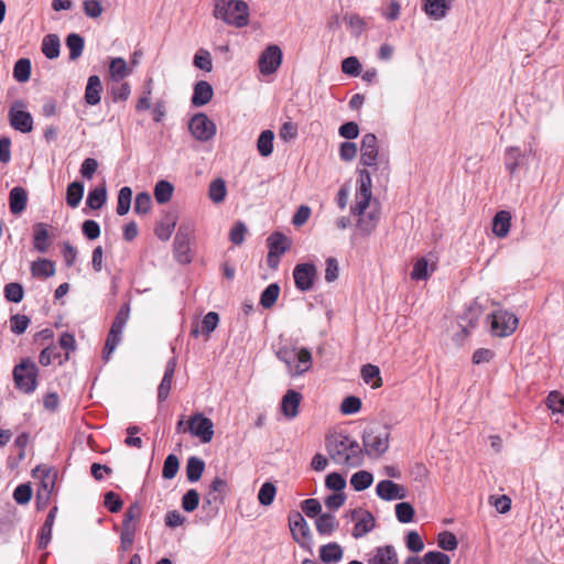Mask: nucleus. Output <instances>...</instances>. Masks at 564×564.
<instances>
[{"instance_id":"52","label":"nucleus","mask_w":564,"mask_h":564,"mask_svg":"<svg viewBox=\"0 0 564 564\" xmlns=\"http://www.w3.org/2000/svg\"><path fill=\"white\" fill-rule=\"evenodd\" d=\"M276 487L271 481H265L259 489L258 500L261 506L268 507L274 501Z\"/></svg>"},{"instance_id":"54","label":"nucleus","mask_w":564,"mask_h":564,"mask_svg":"<svg viewBox=\"0 0 564 564\" xmlns=\"http://www.w3.org/2000/svg\"><path fill=\"white\" fill-rule=\"evenodd\" d=\"M121 333L110 328L102 349V358L106 361L109 360L110 355L115 351V349L121 341Z\"/></svg>"},{"instance_id":"37","label":"nucleus","mask_w":564,"mask_h":564,"mask_svg":"<svg viewBox=\"0 0 564 564\" xmlns=\"http://www.w3.org/2000/svg\"><path fill=\"white\" fill-rule=\"evenodd\" d=\"M31 273L36 278H50L55 274V263L45 258H40L31 265Z\"/></svg>"},{"instance_id":"24","label":"nucleus","mask_w":564,"mask_h":564,"mask_svg":"<svg viewBox=\"0 0 564 564\" xmlns=\"http://www.w3.org/2000/svg\"><path fill=\"white\" fill-rule=\"evenodd\" d=\"M56 513H57V507L55 506L50 510L43 525L40 529V532L37 535V541H36L37 547L40 550H45L52 540V530H53V524H54V521L56 518Z\"/></svg>"},{"instance_id":"1","label":"nucleus","mask_w":564,"mask_h":564,"mask_svg":"<svg viewBox=\"0 0 564 564\" xmlns=\"http://www.w3.org/2000/svg\"><path fill=\"white\" fill-rule=\"evenodd\" d=\"M329 457L338 465L358 467L364 463V451L359 443L344 433H334L326 437Z\"/></svg>"},{"instance_id":"59","label":"nucleus","mask_w":564,"mask_h":564,"mask_svg":"<svg viewBox=\"0 0 564 564\" xmlns=\"http://www.w3.org/2000/svg\"><path fill=\"white\" fill-rule=\"evenodd\" d=\"M346 478L336 471L328 474L325 478V486L334 492H341L346 487Z\"/></svg>"},{"instance_id":"2","label":"nucleus","mask_w":564,"mask_h":564,"mask_svg":"<svg viewBox=\"0 0 564 564\" xmlns=\"http://www.w3.org/2000/svg\"><path fill=\"white\" fill-rule=\"evenodd\" d=\"M228 494L229 485L227 480L218 476L215 477L203 496L199 521L209 524L212 520L216 519Z\"/></svg>"},{"instance_id":"18","label":"nucleus","mask_w":564,"mask_h":564,"mask_svg":"<svg viewBox=\"0 0 564 564\" xmlns=\"http://www.w3.org/2000/svg\"><path fill=\"white\" fill-rule=\"evenodd\" d=\"M376 492L378 497L384 501L401 500L406 497L405 487L390 479L379 481L376 487Z\"/></svg>"},{"instance_id":"61","label":"nucleus","mask_w":564,"mask_h":564,"mask_svg":"<svg viewBox=\"0 0 564 564\" xmlns=\"http://www.w3.org/2000/svg\"><path fill=\"white\" fill-rule=\"evenodd\" d=\"M129 314H130V305L128 303H126L117 312L110 328L122 334L123 328L129 319Z\"/></svg>"},{"instance_id":"22","label":"nucleus","mask_w":564,"mask_h":564,"mask_svg":"<svg viewBox=\"0 0 564 564\" xmlns=\"http://www.w3.org/2000/svg\"><path fill=\"white\" fill-rule=\"evenodd\" d=\"M213 96V86L206 80H199L194 85L191 104L193 107H203L212 100Z\"/></svg>"},{"instance_id":"42","label":"nucleus","mask_w":564,"mask_h":564,"mask_svg":"<svg viewBox=\"0 0 564 564\" xmlns=\"http://www.w3.org/2000/svg\"><path fill=\"white\" fill-rule=\"evenodd\" d=\"M274 133L271 130H263L257 140V149L261 156H270L273 152Z\"/></svg>"},{"instance_id":"30","label":"nucleus","mask_w":564,"mask_h":564,"mask_svg":"<svg viewBox=\"0 0 564 564\" xmlns=\"http://www.w3.org/2000/svg\"><path fill=\"white\" fill-rule=\"evenodd\" d=\"M176 226V217L173 214H167L159 221L154 228L155 236L162 240L167 241Z\"/></svg>"},{"instance_id":"3","label":"nucleus","mask_w":564,"mask_h":564,"mask_svg":"<svg viewBox=\"0 0 564 564\" xmlns=\"http://www.w3.org/2000/svg\"><path fill=\"white\" fill-rule=\"evenodd\" d=\"M214 17L229 25L243 28L249 23V7L242 0H214Z\"/></svg>"},{"instance_id":"13","label":"nucleus","mask_w":564,"mask_h":564,"mask_svg":"<svg viewBox=\"0 0 564 564\" xmlns=\"http://www.w3.org/2000/svg\"><path fill=\"white\" fill-rule=\"evenodd\" d=\"M23 100H15L9 110L10 126L22 133H29L33 129V118L29 111L23 110Z\"/></svg>"},{"instance_id":"64","label":"nucleus","mask_w":564,"mask_h":564,"mask_svg":"<svg viewBox=\"0 0 564 564\" xmlns=\"http://www.w3.org/2000/svg\"><path fill=\"white\" fill-rule=\"evenodd\" d=\"M546 405L553 413H563L564 397L558 391H551L546 398Z\"/></svg>"},{"instance_id":"12","label":"nucleus","mask_w":564,"mask_h":564,"mask_svg":"<svg viewBox=\"0 0 564 564\" xmlns=\"http://www.w3.org/2000/svg\"><path fill=\"white\" fill-rule=\"evenodd\" d=\"M191 435L198 437L203 444L209 443L214 436L213 421L203 413L193 414L187 421Z\"/></svg>"},{"instance_id":"38","label":"nucleus","mask_w":564,"mask_h":564,"mask_svg":"<svg viewBox=\"0 0 564 564\" xmlns=\"http://www.w3.org/2000/svg\"><path fill=\"white\" fill-rule=\"evenodd\" d=\"M84 183L82 181H74L68 184L66 189V204L70 208H76L84 196Z\"/></svg>"},{"instance_id":"5","label":"nucleus","mask_w":564,"mask_h":564,"mask_svg":"<svg viewBox=\"0 0 564 564\" xmlns=\"http://www.w3.org/2000/svg\"><path fill=\"white\" fill-rule=\"evenodd\" d=\"M32 477L41 479L35 495V507L37 511H42L50 505L57 479V473L54 468L37 465L32 469Z\"/></svg>"},{"instance_id":"55","label":"nucleus","mask_w":564,"mask_h":564,"mask_svg":"<svg viewBox=\"0 0 564 564\" xmlns=\"http://www.w3.org/2000/svg\"><path fill=\"white\" fill-rule=\"evenodd\" d=\"M33 495L30 482L20 484L13 490V499L18 505H26L31 501Z\"/></svg>"},{"instance_id":"6","label":"nucleus","mask_w":564,"mask_h":564,"mask_svg":"<svg viewBox=\"0 0 564 564\" xmlns=\"http://www.w3.org/2000/svg\"><path fill=\"white\" fill-rule=\"evenodd\" d=\"M14 386L25 394L33 393L37 388L39 368L29 357L22 358L12 371Z\"/></svg>"},{"instance_id":"32","label":"nucleus","mask_w":564,"mask_h":564,"mask_svg":"<svg viewBox=\"0 0 564 564\" xmlns=\"http://www.w3.org/2000/svg\"><path fill=\"white\" fill-rule=\"evenodd\" d=\"M205 470V462L197 457V456H191L187 458L186 462V478L189 482H196L200 479L203 473Z\"/></svg>"},{"instance_id":"45","label":"nucleus","mask_w":564,"mask_h":564,"mask_svg":"<svg viewBox=\"0 0 564 564\" xmlns=\"http://www.w3.org/2000/svg\"><path fill=\"white\" fill-rule=\"evenodd\" d=\"M132 200V189L129 186H123L118 193V200L116 212L119 216H124L129 213Z\"/></svg>"},{"instance_id":"27","label":"nucleus","mask_w":564,"mask_h":564,"mask_svg":"<svg viewBox=\"0 0 564 564\" xmlns=\"http://www.w3.org/2000/svg\"><path fill=\"white\" fill-rule=\"evenodd\" d=\"M28 204V193L21 186L13 187L9 193V208L13 215H20Z\"/></svg>"},{"instance_id":"47","label":"nucleus","mask_w":564,"mask_h":564,"mask_svg":"<svg viewBox=\"0 0 564 564\" xmlns=\"http://www.w3.org/2000/svg\"><path fill=\"white\" fill-rule=\"evenodd\" d=\"M279 294H280V286L278 283H271L269 284L262 292H261V295H260V305L263 307V308H271L278 297H279Z\"/></svg>"},{"instance_id":"8","label":"nucleus","mask_w":564,"mask_h":564,"mask_svg":"<svg viewBox=\"0 0 564 564\" xmlns=\"http://www.w3.org/2000/svg\"><path fill=\"white\" fill-rule=\"evenodd\" d=\"M193 227L182 224L174 237L173 256L180 264H189L193 261L191 243L193 240Z\"/></svg>"},{"instance_id":"58","label":"nucleus","mask_w":564,"mask_h":564,"mask_svg":"<svg viewBox=\"0 0 564 564\" xmlns=\"http://www.w3.org/2000/svg\"><path fill=\"white\" fill-rule=\"evenodd\" d=\"M404 543L406 549L412 553H420L424 549V542L417 531H409L405 534Z\"/></svg>"},{"instance_id":"28","label":"nucleus","mask_w":564,"mask_h":564,"mask_svg":"<svg viewBox=\"0 0 564 564\" xmlns=\"http://www.w3.org/2000/svg\"><path fill=\"white\" fill-rule=\"evenodd\" d=\"M511 214L508 210H499L492 218V232L498 238H505L511 227Z\"/></svg>"},{"instance_id":"21","label":"nucleus","mask_w":564,"mask_h":564,"mask_svg":"<svg viewBox=\"0 0 564 564\" xmlns=\"http://www.w3.org/2000/svg\"><path fill=\"white\" fill-rule=\"evenodd\" d=\"M368 564H399L395 547L391 544L377 546L368 560Z\"/></svg>"},{"instance_id":"14","label":"nucleus","mask_w":564,"mask_h":564,"mask_svg":"<svg viewBox=\"0 0 564 564\" xmlns=\"http://www.w3.org/2000/svg\"><path fill=\"white\" fill-rule=\"evenodd\" d=\"M317 275L316 265L312 262L297 263L293 269L295 288L301 292L312 290Z\"/></svg>"},{"instance_id":"48","label":"nucleus","mask_w":564,"mask_h":564,"mask_svg":"<svg viewBox=\"0 0 564 564\" xmlns=\"http://www.w3.org/2000/svg\"><path fill=\"white\" fill-rule=\"evenodd\" d=\"M361 378L368 384L372 382V388H379L382 384L379 367L371 364L361 367Z\"/></svg>"},{"instance_id":"34","label":"nucleus","mask_w":564,"mask_h":564,"mask_svg":"<svg viewBox=\"0 0 564 564\" xmlns=\"http://www.w3.org/2000/svg\"><path fill=\"white\" fill-rule=\"evenodd\" d=\"M48 231L46 225L37 223L33 226V246L39 252L45 253L48 250Z\"/></svg>"},{"instance_id":"7","label":"nucleus","mask_w":564,"mask_h":564,"mask_svg":"<svg viewBox=\"0 0 564 564\" xmlns=\"http://www.w3.org/2000/svg\"><path fill=\"white\" fill-rule=\"evenodd\" d=\"M389 432L377 427H366L362 432L364 454L376 457L384 454L389 448Z\"/></svg>"},{"instance_id":"60","label":"nucleus","mask_w":564,"mask_h":564,"mask_svg":"<svg viewBox=\"0 0 564 564\" xmlns=\"http://www.w3.org/2000/svg\"><path fill=\"white\" fill-rule=\"evenodd\" d=\"M31 323L30 317L23 314H14L10 317V329L15 335L23 334Z\"/></svg>"},{"instance_id":"62","label":"nucleus","mask_w":564,"mask_h":564,"mask_svg":"<svg viewBox=\"0 0 564 564\" xmlns=\"http://www.w3.org/2000/svg\"><path fill=\"white\" fill-rule=\"evenodd\" d=\"M437 545L444 551H454L458 546V540L454 533L443 531L437 535Z\"/></svg>"},{"instance_id":"29","label":"nucleus","mask_w":564,"mask_h":564,"mask_svg":"<svg viewBox=\"0 0 564 564\" xmlns=\"http://www.w3.org/2000/svg\"><path fill=\"white\" fill-rule=\"evenodd\" d=\"M343 554V547L337 542H329L319 547V558L325 564L338 563Z\"/></svg>"},{"instance_id":"25","label":"nucleus","mask_w":564,"mask_h":564,"mask_svg":"<svg viewBox=\"0 0 564 564\" xmlns=\"http://www.w3.org/2000/svg\"><path fill=\"white\" fill-rule=\"evenodd\" d=\"M291 239L280 231H274L267 238V246L272 256H282L291 248Z\"/></svg>"},{"instance_id":"39","label":"nucleus","mask_w":564,"mask_h":564,"mask_svg":"<svg viewBox=\"0 0 564 564\" xmlns=\"http://www.w3.org/2000/svg\"><path fill=\"white\" fill-rule=\"evenodd\" d=\"M107 202V189L105 185L96 186L90 189L87 198L86 205L90 209L97 210L100 209Z\"/></svg>"},{"instance_id":"50","label":"nucleus","mask_w":564,"mask_h":564,"mask_svg":"<svg viewBox=\"0 0 564 564\" xmlns=\"http://www.w3.org/2000/svg\"><path fill=\"white\" fill-rule=\"evenodd\" d=\"M395 517L400 523H410L413 521L415 510L410 502L402 501L395 505Z\"/></svg>"},{"instance_id":"57","label":"nucleus","mask_w":564,"mask_h":564,"mask_svg":"<svg viewBox=\"0 0 564 564\" xmlns=\"http://www.w3.org/2000/svg\"><path fill=\"white\" fill-rule=\"evenodd\" d=\"M180 469V460L176 455L169 454L164 460L162 477L164 479H173Z\"/></svg>"},{"instance_id":"31","label":"nucleus","mask_w":564,"mask_h":564,"mask_svg":"<svg viewBox=\"0 0 564 564\" xmlns=\"http://www.w3.org/2000/svg\"><path fill=\"white\" fill-rule=\"evenodd\" d=\"M315 525L319 535L329 536L338 527V522L334 514L322 513L316 518Z\"/></svg>"},{"instance_id":"15","label":"nucleus","mask_w":564,"mask_h":564,"mask_svg":"<svg viewBox=\"0 0 564 564\" xmlns=\"http://www.w3.org/2000/svg\"><path fill=\"white\" fill-rule=\"evenodd\" d=\"M283 53L280 46L275 44L268 45L261 53L258 66L262 75H271L278 70L282 64Z\"/></svg>"},{"instance_id":"11","label":"nucleus","mask_w":564,"mask_h":564,"mask_svg":"<svg viewBox=\"0 0 564 564\" xmlns=\"http://www.w3.org/2000/svg\"><path fill=\"white\" fill-rule=\"evenodd\" d=\"M289 527L292 533V538L296 541L301 547L311 550L312 533L311 529L299 511H291L289 514Z\"/></svg>"},{"instance_id":"19","label":"nucleus","mask_w":564,"mask_h":564,"mask_svg":"<svg viewBox=\"0 0 564 564\" xmlns=\"http://www.w3.org/2000/svg\"><path fill=\"white\" fill-rule=\"evenodd\" d=\"M455 0H422V10L435 21L447 17Z\"/></svg>"},{"instance_id":"40","label":"nucleus","mask_w":564,"mask_h":564,"mask_svg":"<svg viewBox=\"0 0 564 564\" xmlns=\"http://www.w3.org/2000/svg\"><path fill=\"white\" fill-rule=\"evenodd\" d=\"M380 219L379 210H370L358 219L357 227L364 235H370Z\"/></svg>"},{"instance_id":"9","label":"nucleus","mask_w":564,"mask_h":564,"mask_svg":"<svg viewBox=\"0 0 564 564\" xmlns=\"http://www.w3.org/2000/svg\"><path fill=\"white\" fill-rule=\"evenodd\" d=\"M490 319V332L497 337H507L517 329L519 319L508 311H496L488 316Z\"/></svg>"},{"instance_id":"51","label":"nucleus","mask_w":564,"mask_h":564,"mask_svg":"<svg viewBox=\"0 0 564 564\" xmlns=\"http://www.w3.org/2000/svg\"><path fill=\"white\" fill-rule=\"evenodd\" d=\"M200 496L199 492L192 488L188 489L182 497L181 506L185 512H193L199 506Z\"/></svg>"},{"instance_id":"46","label":"nucleus","mask_w":564,"mask_h":564,"mask_svg":"<svg viewBox=\"0 0 564 564\" xmlns=\"http://www.w3.org/2000/svg\"><path fill=\"white\" fill-rule=\"evenodd\" d=\"M174 186L165 180L159 181L154 186V198L159 204H165L172 198Z\"/></svg>"},{"instance_id":"44","label":"nucleus","mask_w":564,"mask_h":564,"mask_svg":"<svg viewBox=\"0 0 564 564\" xmlns=\"http://www.w3.org/2000/svg\"><path fill=\"white\" fill-rule=\"evenodd\" d=\"M227 195L226 182L218 177L214 180L208 187V197L212 202L219 204L225 200Z\"/></svg>"},{"instance_id":"4","label":"nucleus","mask_w":564,"mask_h":564,"mask_svg":"<svg viewBox=\"0 0 564 564\" xmlns=\"http://www.w3.org/2000/svg\"><path fill=\"white\" fill-rule=\"evenodd\" d=\"M276 357L284 362L292 377L302 376L312 367V354L305 348L282 346L276 350Z\"/></svg>"},{"instance_id":"17","label":"nucleus","mask_w":564,"mask_h":564,"mask_svg":"<svg viewBox=\"0 0 564 564\" xmlns=\"http://www.w3.org/2000/svg\"><path fill=\"white\" fill-rule=\"evenodd\" d=\"M351 518L358 519L352 529V536L359 539L368 534L376 527V519L369 510L355 509Z\"/></svg>"},{"instance_id":"49","label":"nucleus","mask_w":564,"mask_h":564,"mask_svg":"<svg viewBox=\"0 0 564 564\" xmlns=\"http://www.w3.org/2000/svg\"><path fill=\"white\" fill-rule=\"evenodd\" d=\"M4 299L11 303H20L24 297V289L21 283L10 282L4 285Z\"/></svg>"},{"instance_id":"43","label":"nucleus","mask_w":564,"mask_h":564,"mask_svg":"<svg viewBox=\"0 0 564 564\" xmlns=\"http://www.w3.org/2000/svg\"><path fill=\"white\" fill-rule=\"evenodd\" d=\"M373 482V476L370 471L359 470L350 477V485L356 491H364Z\"/></svg>"},{"instance_id":"16","label":"nucleus","mask_w":564,"mask_h":564,"mask_svg":"<svg viewBox=\"0 0 564 564\" xmlns=\"http://www.w3.org/2000/svg\"><path fill=\"white\" fill-rule=\"evenodd\" d=\"M378 139L373 133H366L360 144V164L367 167L377 169Z\"/></svg>"},{"instance_id":"56","label":"nucleus","mask_w":564,"mask_h":564,"mask_svg":"<svg viewBox=\"0 0 564 564\" xmlns=\"http://www.w3.org/2000/svg\"><path fill=\"white\" fill-rule=\"evenodd\" d=\"M344 21L351 29V33L356 37L360 36V34L365 31L366 22L357 13H346L344 15Z\"/></svg>"},{"instance_id":"63","label":"nucleus","mask_w":564,"mask_h":564,"mask_svg":"<svg viewBox=\"0 0 564 564\" xmlns=\"http://www.w3.org/2000/svg\"><path fill=\"white\" fill-rule=\"evenodd\" d=\"M341 72L346 75L357 77L361 73V64L356 56H349L341 62Z\"/></svg>"},{"instance_id":"33","label":"nucleus","mask_w":564,"mask_h":564,"mask_svg":"<svg viewBox=\"0 0 564 564\" xmlns=\"http://www.w3.org/2000/svg\"><path fill=\"white\" fill-rule=\"evenodd\" d=\"M66 47L69 51V61L78 59L85 47V40L78 33H69L65 39Z\"/></svg>"},{"instance_id":"35","label":"nucleus","mask_w":564,"mask_h":564,"mask_svg":"<svg viewBox=\"0 0 564 564\" xmlns=\"http://www.w3.org/2000/svg\"><path fill=\"white\" fill-rule=\"evenodd\" d=\"M108 72L113 82H120L131 73L122 57H112L109 62Z\"/></svg>"},{"instance_id":"23","label":"nucleus","mask_w":564,"mask_h":564,"mask_svg":"<svg viewBox=\"0 0 564 564\" xmlns=\"http://www.w3.org/2000/svg\"><path fill=\"white\" fill-rule=\"evenodd\" d=\"M102 84L97 75H90L85 87L84 99L88 106H96L101 100Z\"/></svg>"},{"instance_id":"41","label":"nucleus","mask_w":564,"mask_h":564,"mask_svg":"<svg viewBox=\"0 0 564 564\" xmlns=\"http://www.w3.org/2000/svg\"><path fill=\"white\" fill-rule=\"evenodd\" d=\"M32 64L30 58L21 57L13 66V78L19 83H26L30 79Z\"/></svg>"},{"instance_id":"20","label":"nucleus","mask_w":564,"mask_h":564,"mask_svg":"<svg viewBox=\"0 0 564 564\" xmlns=\"http://www.w3.org/2000/svg\"><path fill=\"white\" fill-rule=\"evenodd\" d=\"M302 398V394L293 389L288 390L282 397L280 408L286 419H294L299 414Z\"/></svg>"},{"instance_id":"10","label":"nucleus","mask_w":564,"mask_h":564,"mask_svg":"<svg viewBox=\"0 0 564 564\" xmlns=\"http://www.w3.org/2000/svg\"><path fill=\"white\" fill-rule=\"evenodd\" d=\"M188 129L193 138L200 142L212 140L217 132L216 124L204 112L195 113L191 118Z\"/></svg>"},{"instance_id":"36","label":"nucleus","mask_w":564,"mask_h":564,"mask_svg":"<svg viewBox=\"0 0 564 564\" xmlns=\"http://www.w3.org/2000/svg\"><path fill=\"white\" fill-rule=\"evenodd\" d=\"M42 53L48 59H55L59 56L61 52V42L59 37L56 34H47L43 37Z\"/></svg>"},{"instance_id":"53","label":"nucleus","mask_w":564,"mask_h":564,"mask_svg":"<svg viewBox=\"0 0 564 564\" xmlns=\"http://www.w3.org/2000/svg\"><path fill=\"white\" fill-rule=\"evenodd\" d=\"M193 64L198 69L207 73L212 72L213 59L210 53L207 50L199 48L194 55Z\"/></svg>"},{"instance_id":"26","label":"nucleus","mask_w":564,"mask_h":564,"mask_svg":"<svg viewBox=\"0 0 564 564\" xmlns=\"http://www.w3.org/2000/svg\"><path fill=\"white\" fill-rule=\"evenodd\" d=\"M524 154L519 147H508L505 150L503 162L506 170L511 174L523 165Z\"/></svg>"}]
</instances>
